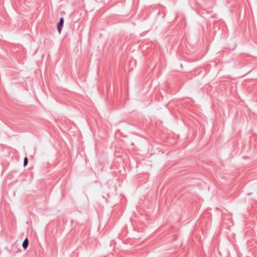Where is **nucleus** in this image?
Instances as JSON below:
<instances>
[{"instance_id": "obj_1", "label": "nucleus", "mask_w": 257, "mask_h": 257, "mask_svg": "<svg viewBox=\"0 0 257 257\" xmlns=\"http://www.w3.org/2000/svg\"><path fill=\"white\" fill-rule=\"evenodd\" d=\"M63 23H64V19L63 18H61L60 19L59 22L57 24V29H58V33L59 34H60L61 32Z\"/></svg>"}, {"instance_id": "obj_2", "label": "nucleus", "mask_w": 257, "mask_h": 257, "mask_svg": "<svg viewBox=\"0 0 257 257\" xmlns=\"http://www.w3.org/2000/svg\"><path fill=\"white\" fill-rule=\"evenodd\" d=\"M29 243L28 239L27 238L25 239L23 243V246L24 248H26L28 247Z\"/></svg>"}, {"instance_id": "obj_3", "label": "nucleus", "mask_w": 257, "mask_h": 257, "mask_svg": "<svg viewBox=\"0 0 257 257\" xmlns=\"http://www.w3.org/2000/svg\"><path fill=\"white\" fill-rule=\"evenodd\" d=\"M28 158H27V157H25V158H24V165L25 166H27V164H28Z\"/></svg>"}]
</instances>
